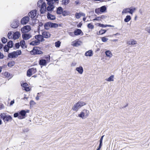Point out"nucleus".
<instances>
[{
	"label": "nucleus",
	"mask_w": 150,
	"mask_h": 150,
	"mask_svg": "<svg viewBox=\"0 0 150 150\" xmlns=\"http://www.w3.org/2000/svg\"><path fill=\"white\" fill-rule=\"evenodd\" d=\"M14 117H18L19 119H22L26 117L25 110H22L17 112L13 114Z\"/></svg>",
	"instance_id": "obj_1"
},
{
	"label": "nucleus",
	"mask_w": 150,
	"mask_h": 150,
	"mask_svg": "<svg viewBox=\"0 0 150 150\" xmlns=\"http://www.w3.org/2000/svg\"><path fill=\"white\" fill-rule=\"evenodd\" d=\"M0 118L2 119L4 122L11 121L12 120V117L10 115H7L6 113H1L0 114Z\"/></svg>",
	"instance_id": "obj_2"
},
{
	"label": "nucleus",
	"mask_w": 150,
	"mask_h": 150,
	"mask_svg": "<svg viewBox=\"0 0 150 150\" xmlns=\"http://www.w3.org/2000/svg\"><path fill=\"white\" fill-rule=\"evenodd\" d=\"M40 48L37 46H35L33 48L32 50L30 51V53L31 54L40 55L43 54V52L40 50Z\"/></svg>",
	"instance_id": "obj_3"
},
{
	"label": "nucleus",
	"mask_w": 150,
	"mask_h": 150,
	"mask_svg": "<svg viewBox=\"0 0 150 150\" xmlns=\"http://www.w3.org/2000/svg\"><path fill=\"white\" fill-rule=\"evenodd\" d=\"M86 105V103L84 102L79 101L74 105L72 108V109L73 110L77 111L79 109Z\"/></svg>",
	"instance_id": "obj_4"
},
{
	"label": "nucleus",
	"mask_w": 150,
	"mask_h": 150,
	"mask_svg": "<svg viewBox=\"0 0 150 150\" xmlns=\"http://www.w3.org/2000/svg\"><path fill=\"white\" fill-rule=\"evenodd\" d=\"M19 24V21L17 19H15L11 23V26L13 28H17Z\"/></svg>",
	"instance_id": "obj_5"
},
{
	"label": "nucleus",
	"mask_w": 150,
	"mask_h": 150,
	"mask_svg": "<svg viewBox=\"0 0 150 150\" xmlns=\"http://www.w3.org/2000/svg\"><path fill=\"white\" fill-rule=\"evenodd\" d=\"M31 30V27L29 25L24 26L21 29V33H27Z\"/></svg>",
	"instance_id": "obj_6"
},
{
	"label": "nucleus",
	"mask_w": 150,
	"mask_h": 150,
	"mask_svg": "<svg viewBox=\"0 0 150 150\" xmlns=\"http://www.w3.org/2000/svg\"><path fill=\"white\" fill-rule=\"evenodd\" d=\"M38 63L40 65L41 67L42 68V67L46 66L48 62H47L45 59H39Z\"/></svg>",
	"instance_id": "obj_7"
},
{
	"label": "nucleus",
	"mask_w": 150,
	"mask_h": 150,
	"mask_svg": "<svg viewBox=\"0 0 150 150\" xmlns=\"http://www.w3.org/2000/svg\"><path fill=\"white\" fill-rule=\"evenodd\" d=\"M22 38L23 39V40H27L31 38L32 35L29 33H22Z\"/></svg>",
	"instance_id": "obj_8"
},
{
	"label": "nucleus",
	"mask_w": 150,
	"mask_h": 150,
	"mask_svg": "<svg viewBox=\"0 0 150 150\" xmlns=\"http://www.w3.org/2000/svg\"><path fill=\"white\" fill-rule=\"evenodd\" d=\"M30 18L29 17L26 16L22 18L21 21V24L24 25L26 24L29 21Z\"/></svg>",
	"instance_id": "obj_9"
},
{
	"label": "nucleus",
	"mask_w": 150,
	"mask_h": 150,
	"mask_svg": "<svg viewBox=\"0 0 150 150\" xmlns=\"http://www.w3.org/2000/svg\"><path fill=\"white\" fill-rule=\"evenodd\" d=\"M37 11L36 10H33L28 13L29 16L32 18H34L36 16Z\"/></svg>",
	"instance_id": "obj_10"
},
{
	"label": "nucleus",
	"mask_w": 150,
	"mask_h": 150,
	"mask_svg": "<svg viewBox=\"0 0 150 150\" xmlns=\"http://www.w3.org/2000/svg\"><path fill=\"white\" fill-rule=\"evenodd\" d=\"M20 33L17 31L13 33L12 35L13 38L14 40H16L18 39L21 36Z\"/></svg>",
	"instance_id": "obj_11"
},
{
	"label": "nucleus",
	"mask_w": 150,
	"mask_h": 150,
	"mask_svg": "<svg viewBox=\"0 0 150 150\" xmlns=\"http://www.w3.org/2000/svg\"><path fill=\"white\" fill-rule=\"evenodd\" d=\"M74 35L75 36H78L80 35H83V33L81 29H77L75 30L74 32Z\"/></svg>",
	"instance_id": "obj_12"
},
{
	"label": "nucleus",
	"mask_w": 150,
	"mask_h": 150,
	"mask_svg": "<svg viewBox=\"0 0 150 150\" xmlns=\"http://www.w3.org/2000/svg\"><path fill=\"white\" fill-rule=\"evenodd\" d=\"M48 6L47 7V10L48 11H53L54 8V4H52L51 2H48Z\"/></svg>",
	"instance_id": "obj_13"
},
{
	"label": "nucleus",
	"mask_w": 150,
	"mask_h": 150,
	"mask_svg": "<svg viewBox=\"0 0 150 150\" xmlns=\"http://www.w3.org/2000/svg\"><path fill=\"white\" fill-rule=\"evenodd\" d=\"M16 55V52L15 51L9 53L8 54V58H16L17 57Z\"/></svg>",
	"instance_id": "obj_14"
},
{
	"label": "nucleus",
	"mask_w": 150,
	"mask_h": 150,
	"mask_svg": "<svg viewBox=\"0 0 150 150\" xmlns=\"http://www.w3.org/2000/svg\"><path fill=\"white\" fill-rule=\"evenodd\" d=\"M47 17L48 19L51 20H55L56 18L54 15L51 14L49 13H48L47 14Z\"/></svg>",
	"instance_id": "obj_15"
},
{
	"label": "nucleus",
	"mask_w": 150,
	"mask_h": 150,
	"mask_svg": "<svg viewBox=\"0 0 150 150\" xmlns=\"http://www.w3.org/2000/svg\"><path fill=\"white\" fill-rule=\"evenodd\" d=\"M45 38H47L50 37L51 34L47 31H44L42 33V35Z\"/></svg>",
	"instance_id": "obj_16"
},
{
	"label": "nucleus",
	"mask_w": 150,
	"mask_h": 150,
	"mask_svg": "<svg viewBox=\"0 0 150 150\" xmlns=\"http://www.w3.org/2000/svg\"><path fill=\"white\" fill-rule=\"evenodd\" d=\"M40 43V40H35L30 42L29 44L32 46H36L39 45Z\"/></svg>",
	"instance_id": "obj_17"
},
{
	"label": "nucleus",
	"mask_w": 150,
	"mask_h": 150,
	"mask_svg": "<svg viewBox=\"0 0 150 150\" xmlns=\"http://www.w3.org/2000/svg\"><path fill=\"white\" fill-rule=\"evenodd\" d=\"M20 46L22 48L24 49L27 48V46L26 45L25 41L24 40H21L20 41Z\"/></svg>",
	"instance_id": "obj_18"
},
{
	"label": "nucleus",
	"mask_w": 150,
	"mask_h": 150,
	"mask_svg": "<svg viewBox=\"0 0 150 150\" xmlns=\"http://www.w3.org/2000/svg\"><path fill=\"white\" fill-rule=\"evenodd\" d=\"M63 8L61 6H59L57 8L56 13L58 15H61L62 13L63 10Z\"/></svg>",
	"instance_id": "obj_19"
},
{
	"label": "nucleus",
	"mask_w": 150,
	"mask_h": 150,
	"mask_svg": "<svg viewBox=\"0 0 150 150\" xmlns=\"http://www.w3.org/2000/svg\"><path fill=\"white\" fill-rule=\"evenodd\" d=\"M97 25L99 27H102V28H105L106 27H114V25H104L100 23H98L97 24Z\"/></svg>",
	"instance_id": "obj_20"
},
{
	"label": "nucleus",
	"mask_w": 150,
	"mask_h": 150,
	"mask_svg": "<svg viewBox=\"0 0 150 150\" xmlns=\"http://www.w3.org/2000/svg\"><path fill=\"white\" fill-rule=\"evenodd\" d=\"M83 111V112H81L80 114L78 115V116L82 119H83L84 117L85 112H86L87 113L89 112V111L88 110H87L85 109H84Z\"/></svg>",
	"instance_id": "obj_21"
},
{
	"label": "nucleus",
	"mask_w": 150,
	"mask_h": 150,
	"mask_svg": "<svg viewBox=\"0 0 150 150\" xmlns=\"http://www.w3.org/2000/svg\"><path fill=\"white\" fill-rule=\"evenodd\" d=\"M76 70L80 74H82L83 71V68L82 66L77 67L76 69Z\"/></svg>",
	"instance_id": "obj_22"
},
{
	"label": "nucleus",
	"mask_w": 150,
	"mask_h": 150,
	"mask_svg": "<svg viewBox=\"0 0 150 150\" xmlns=\"http://www.w3.org/2000/svg\"><path fill=\"white\" fill-rule=\"evenodd\" d=\"M49 22L50 27L51 28H57L58 27V24L56 23H52L51 22Z\"/></svg>",
	"instance_id": "obj_23"
},
{
	"label": "nucleus",
	"mask_w": 150,
	"mask_h": 150,
	"mask_svg": "<svg viewBox=\"0 0 150 150\" xmlns=\"http://www.w3.org/2000/svg\"><path fill=\"white\" fill-rule=\"evenodd\" d=\"M93 55V52L92 50H90L86 52L85 55L86 56H92Z\"/></svg>",
	"instance_id": "obj_24"
},
{
	"label": "nucleus",
	"mask_w": 150,
	"mask_h": 150,
	"mask_svg": "<svg viewBox=\"0 0 150 150\" xmlns=\"http://www.w3.org/2000/svg\"><path fill=\"white\" fill-rule=\"evenodd\" d=\"M99 8L100 12H101V13H105L106 11L107 8L105 6H103Z\"/></svg>",
	"instance_id": "obj_25"
},
{
	"label": "nucleus",
	"mask_w": 150,
	"mask_h": 150,
	"mask_svg": "<svg viewBox=\"0 0 150 150\" xmlns=\"http://www.w3.org/2000/svg\"><path fill=\"white\" fill-rule=\"evenodd\" d=\"M62 14L64 16H65L69 15L70 14V12L66 10H63Z\"/></svg>",
	"instance_id": "obj_26"
},
{
	"label": "nucleus",
	"mask_w": 150,
	"mask_h": 150,
	"mask_svg": "<svg viewBox=\"0 0 150 150\" xmlns=\"http://www.w3.org/2000/svg\"><path fill=\"white\" fill-rule=\"evenodd\" d=\"M15 64V62L14 61L9 62L7 64V66L10 67H11Z\"/></svg>",
	"instance_id": "obj_27"
},
{
	"label": "nucleus",
	"mask_w": 150,
	"mask_h": 150,
	"mask_svg": "<svg viewBox=\"0 0 150 150\" xmlns=\"http://www.w3.org/2000/svg\"><path fill=\"white\" fill-rule=\"evenodd\" d=\"M62 5L66 6L70 2V0H62L61 1Z\"/></svg>",
	"instance_id": "obj_28"
},
{
	"label": "nucleus",
	"mask_w": 150,
	"mask_h": 150,
	"mask_svg": "<svg viewBox=\"0 0 150 150\" xmlns=\"http://www.w3.org/2000/svg\"><path fill=\"white\" fill-rule=\"evenodd\" d=\"M81 42L78 40H75L73 45L75 47H77L80 45Z\"/></svg>",
	"instance_id": "obj_29"
},
{
	"label": "nucleus",
	"mask_w": 150,
	"mask_h": 150,
	"mask_svg": "<svg viewBox=\"0 0 150 150\" xmlns=\"http://www.w3.org/2000/svg\"><path fill=\"white\" fill-rule=\"evenodd\" d=\"M105 54L107 57H111L112 56V54L111 52L109 50H107L105 52Z\"/></svg>",
	"instance_id": "obj_30"
},
{
	"label": "nucleus",
	"mask_w": 150,
	"mask_h": 150,
	"mask_svg": "<svg viewBox=\"0 0 150 150\" xmlns=\"http://www.w3.org/2000/svg\"><path fill=\"white\" fill-rule=\"evenodd\" d=\"M13 42L11 40H10L7 43V46L9 47L10 48H12L13 45Z\"/></svg>",
	"instance_id": "obj_31"
},
{
	"label": "nucleus",
	"mask_w": 150,
	"mask_h": 150,
	"mask_svg": "<svg viewBox=\"0 0 150 150\" xmlns=\"http://www.w3.org/2000/svg\"><path fill=\"white\" fill-rule=\"evenodd\" d=\"M129 13L131 14H132L136 10V8L135 7H131L129 8Z\"/></svg>",
	"instance_id": "obj_32"
},
{
	"label": "nucleus",
	"mask_w": 150,
	"mask_h": 150,
	"mask_svg": "<svg viewBox=\"0 0 150 150\" xmlns=\"http://www.w3.org/2000/svg\"><path fill=\"white\" fill-rule=\"evenodd\" d=\"M114 75H111L108 78L106 79L105 80L108 81H114Z\"/></svg>",
	"instance_id": "obj_33"
},
{
	"label": "nucleus",
	"mask_w": 150,
	"mask_h": 150,
	"mask_svg": "<svg viewBox=\"0 0 150 150\" xmlns=\"http://www.w3.org/2000/svg\"><path fill=\"white\" fill-rule=\"evenodd\" d=\"M131 19V17L130 15H127L124 19V21L125 22H128Z\"/></svg>",
	"instance_id": "obj_34"
},
{
	"label": "nucleus",
	"mask_w": 150,
	"mask_h": 150,
	"mask_svg": "<svg viewBox=\"0 0 150 150\" xmlns=\"http://www.w3.org/2000/svg\"><path fill=\"white\" fill-rule=\"evenodd\" d=\"M45 29L47 30L49 29V28L48 27H50L49 22H47L45 23L44 25Z\"/></svg>",
	"instance_id": "obj_35"
},
{
	"label": "nucleus",
	"mask_w": 150,
	"mask_h": 150,
	"mask_svg": "<svg viewBox=\"0 0 150 150\" xmlns=\"http://www.w3.org/2000/svg\"><path fill=\"white\" fill-rule=\"evenodd\" d=\"M10 48L9 47H8V46H7V45H5L4 47V51L5 52H8L9 49Z\"/></svg>",
	"instance_id": "obj_36"
},
{
	"label": "nucleus",
	"mask_w": 150,
	"mask_h": 150,
	"mask_svg": "<svg viewBox=\"0 0 150 150\" xmlns=\"http://www.w3.org/2000/svg\"><path fill=\"white\" fill-rule=\"evenodd\" d=\"M44 58L46 59V60L48 63L50 62V57L49 54H48L47 56L45 55L44 56Z\"/></svg>",
	"instance_id": "obj_37"
},
{
	"label": "nucleus",
	"mask_w": 150,
	"mask_h": 150,
	"mask_svg": "<svg viewBox=\"0 0 150 150\" xmlns=\"http://www.w3.org/2000/svg\"><path fill=\"white\" fill-rule=\"evenodd\" d=\"M27 76L28 77H30L32 75V74L31 72V69H29L27 71Z\"/></svg>",
	"instance_id": "obj_38"
},
{
	"label": "nucleus",
	"mask_w": 150,
	"mask_h": 150,
	"mask_svg": "<svg viewBox=\"0 0 150 150\" xmlns=\"http://www.w3.org/2000/svg\"><path fill=\"white\" fill-rule=\"evenodd\" d=\"M61 42L59 41L56 42L55 43V46L57 47H59L61 45Z\"/></svg>",
	"instance_id": "obj_39"
},
{
	"label": "nucleus",
	"mask_w": 150,
	"mask_h": 150,
	"mask_svg": "<svg viewBox=\"0 0 150 150\" xmlns=\"http://www.w3.org/2000/svg\"><path fill=\"white\" fill-rule=\"evenodd\" d=\"M87 27L91 29H93L94 28V26L91 23H89L87 24Z\"/></svg>",
	"instance_id": "obj_40"
},
{
	"label": "nucleus",
	"mask_w": 150,
	"mask_h": 150,
	"mask_svg": "<svg viewBox=\"0 0 150 150\" xmlns=\"http://www.w3.org/2000/svg\"><path fill=\"white\" fill-rule=\"evenodd\" d=\"M129 8H126L124 9L122 11V14H123L124 13H129Z\"/></svg>",
	"instance_id": "obj_41"
},
{
	"label": "nucleus",
	"mask_w": 150,
	"mask_h": 150,
	"mask_svg": "<svg viewBox=\"0 0 150 150\" xmlns=\"http://www.w3.org/2000/svg\"><path fill=\"white\" fill-rule=\"evenodd\" d=\"M128 44L129 45H134L137 44V42L136 41L132 40L131 42H128Z\"/></svg>",
	"instance_id": "obj_42"
},
{
	"label": "nucleus",
	"mask_w": 150,
	"mask_h": 150,
	"mask_svg": "<svg viewBox=\"0 0 150 150\" xmlns=\"http://www.w3.org/2000/svg\"><path fill=\"white\" fill-rule=\"evenodd\" d=\"M8 40L4 37L1 39V41L3 44H5L7 41Z\"/></svg>",
	"instance_id": "obj_43"
},
{
	"label": "nucleus",
	"mask_w": 150,
	"mask_h": 150,
	"mask_svg": "<svg viewBox=\"0 0 150 150\" xmlns=\"http://www.w3.org/2000/svg\"><path fill=\"white\" fill-rule=\"evenodd\" d=\"M95 13L97 14L98 15L99 14L102 13L101 12H100V8H96L95 9Z\"/></svg>",
	"instance_id": "obj_44"
},
{
	"label": "nucleus",
	"mask_w": 150,
	"mask_h": 150,
	"mask_svg": "<svg viewBox=\"0 0 150 150\" xmlns=\"http://www.w3.org/2000/svg\"><path fill=\"white\" fill-rule=\"evenodd\" d=\"M39 22V21L37 19H33L32 20V23L33 25H34L35 24Z\"/></svg>",
	"instance_id": "obj_45"
},
{
	"label": "nucleus",
	"mask_w": 150,
	"mask_h": 150,
	"mask_svg": "<svg viewBox=\"0 0 150 150\" xmlns=\"http://www.w3.org/2000/svg\"><path fill=\"white\" fill-rule=\"evenodd\" d=\"M12 31H9L7 35L8 38L9 39H11L12 38Z\"/></svg>",
	"instance_id": "obj_46"
},
{
	"label": "nucleus",
	"mask_w": 150,
	"mask_h": 150,
	"mask_svg": "<svg viewBox=\"0 0 150 150\" xmlns=\"http://www.w3.org/2000/svg\"><path fill=\"white\" fill-rule=\"evenodd\" d=\"M44 2L42 0H40L38 1V3L37 5L39 7H40L41 5L42 4H43V3Z\"/></svg>",
	"instance_id": "obj_47"
},
{
	"label": "nucleus",
	"mask_w": 150,
	"mask_h": 150,
	"mask_svg": "<svg viewBox=\"0 0 150 150\" xmlns=\"http://www.w3.org/2000/svg\"><path fill=\"white\" fill-rule=\"evenodd\" d=\"M30 69H31V72L32 74H34L37 71L36 69V68H30Z\"/></svg>",
	"instance_id": "obj_48"
},
{
	"label": "nucleus",
	"mask_w": 150,
	"mask_h": 150,
	"mask_svg": "<svg viewBox=\"0 0 150 150\" xmlns=\"http://www.w3.org/2000/svg\"><path fill=\"white\" fill-rule=\"evenodd\" d=\"M20 46V42H17L15 44V47L16 49H18L19 48Z\"/></svg>",
	"instance_id": "obj_49"
},
{
	"label": "nucleus",
	"mask_w": 150,
	"mask_h": 150,
	"mask_svg": "<svg viewBox=\"0 0 150 150\" xmlns=\"http://www.w3.org/2000/svg\"><path fill=\"white\" fill-rule=\"evenodd\" d=\"M38 23H39V26H38V31H39L40 30V27H42L43 26V23L42 22H39Z\"/></svg>",
	"instance_id": "obj_50"
},
{
	"label": "nucleus",
	"mask_w": 150,
	"mask_h": 150,
	"mask_svg": "<svg viewBox=\"0 0 150 150\" xmlns=\"http://www.w3.org/2000/svg\"><path fill=\"white\" fill-rule=\"evenodd\" d=\"M16 52L17 57H18V55H21L22 54V52L21 50H18L16 51H15Z\"/></svg>",
	"instance_id": "obj_51"
},
{
	"label": "nucleus",
	"mask_w": 150,
	"mask_h": 150,
	"mask_svg": "<svg viewBox=\"0 0 150 150\" xmlns=\"http://www.w3.org/2000/svg\"><path fill=\"white\" fill-rule=\"evenodd\" d=\"M59 1V0H51L50 2H51L52 4H54V3L58 4Z\"/></svg>",
	"instance_id": "obj_52"
},
{
	"label": "nucleus",
	"mask_w": 150,
	"mask_h": 150,
	"mask_svg": "<svg viewBox=\"0 0 150 150\" xmlns=\"http://www.w3.org/2000/svg\"><path fill=\"white\" fill-rule=\"evenodd\" d=\"M46 11V9L45 8H40V12L41 14H43L45 13Z\"/></svg>",
	"instance_id": "obj_53"
},
{
	"label": "nucleus",
	"mask_w": 150,
	"mask_h": 150,
	"mask_svg": "<svg viewBox=\"0 0 150 150\" xmlns=\"http://www.w3.org/2000/svg\"><path fill=\"white\" fill-rule=\"evenodd\" d=\"M40 36H42V35H41L39 34L38 35H36L34 37L35 39L37 40H40L39 39L40 38Z\"/></svg>",
	"instance_id": "obj_54"
},
{
	"label": "nucleus",
	"mask_w": 150,
	"mask_h": 150,
	"mask_svg": "<svg viewBox=\"0 0 150 150\" xmlns=\"http://www.w3.org/2000/svg\"><path fill=\"white\" fill-rule=\"evenodd\" d=\"M76 18L77 19H79L81 17L80 14L79 13L76 12L75 14Z\"/></svg>",
	"instance_id": "obj_55"
},
{
	"label": "nucleus",
	"mask_w": 150,
	"mask_h": 150,
	"mask_svg": "<svg viewBox=\"0 0 150 150\" xmlns=\"http://www.w3.org/2000/svg\"><path fill=\"white\" fill-rule=\"evenodd\" d=\"M36 104V103L33 100H31L30 102V106H33Z\"/></svg>",
	"instance_id": "obj_56"
},
{
	"label": "nucleus",
	"mask_w": 150,
	"mask_h": 150,
	"mask_svg": "<svg viewBox=\"0 0 150 150\" xmlns=\"http://www.w3.org/2000/svg\"><path fill=\"white\" fill-rule=\"evenodd\" d=\"M45 7L46 8V4L45 2L43 3V4H41V5L39 8H45Z\"/></svg>",
	"instance_id": "obj_57"
},
{
	"label": "nucleus",
	"mask_w": 150,
	"mask_h": 150,
	"mask_svg": "<svg viewBox=\"0 0 150 150\" xmlns=\"http://www.w3.org/2000/svg\"><path fill=\"white\" fill-rule=\"evenodd\" d=\"M108 40V39L105 38V37H103L101 38V40L103 42H106Z\"/></svg>",
	"instance_id": "obj_58"
},
{
	"label": "nucleus",
	"mask_w": 150,
	"mask_h": 150,
	"mask_svg": "<svg viewBox=\"0 0 150 150\" xmlns=\"http://www.w3.org/2000/svg\"><path fill=\"white\" fill-rule=\"evenodd\" d=\"M28 86V84L26 83H23L21 84V86L24 88H26L27 86Z\"/></svg>",
	"instance_id": "obj_59"
},
{
	"label": "nucleus",
	"mask_w": 150,
	"mask_h": 150,
	"mask_svg": "<svg viewBox=\"0 0 150 150\" xmlns=\"http://www.w3.org/2000/svg\"><path fill=\"white\" fill-rule=\"evenodd\" d=\"M29 130V129L27 128H24L22 129V131L24 133L27 132Z\"/></svg>",
	"instance_id": "obj_60"
},
{
	"label": "nucleus",
	"mask_w": 150,
	"mask_h": 150,
	"mask_svg": "<svg viewBox=\"0 0 150 150\" xmlns=\"http://www.w3.org/2000/svg\"><path fill=\"white\" fill-rule=\"evenodd\" d=\"M108 29L107 30H103V29H101L100 30V32H101V35H103L105 34L107 30H108Z\"/></svg>",
	"instance_id": "obj_61"
},
{
	"label": "nucleus",
	"mask_w": 150,
	"mask_h": 150,
	"mask_svg": "<svg viewBox=\"0 0 150 150\" xmlns=\"http://www.w3.org/2000/svg\"><path fill=\"white\" fill-rule=\"evenodd\" d=\"M93 21H101L100 16L96 17L93 19Z\"/></svg>",
	"instance_id": "obj_62"
},
{
	"label": "nucleus",
	"mask_w": 150,
	"mask_h": 150,
	"mask_svg": "<svg viewBox=\"0 0 150 150\" xmlns=\"http://www.w3.org/2000/svg\"><path fill=\"white\" fill-rule=\"evenodd\" d=\"M10 75V74L7 72H6L4 73V75L8 78L9 77Z\"/></svg>",
	"instance_id": "obj_63"
},
{
	"label": "nucleus",
	"mask_w": 150,
	"mask_h": 150,
	"mask_svg": "<svg viewBox=\"0 0 150 150\" xmlns=\"http://www.w3.org/2000/svg\"><path fill=\"white\" fill-rule=\"evenodd\" d=\"M24 90L28 92L30 91V88L29 87H28L27 86V87L24 88Z\"/></svg>",
	"instance_id": "obj_64"
}]
</instances>
